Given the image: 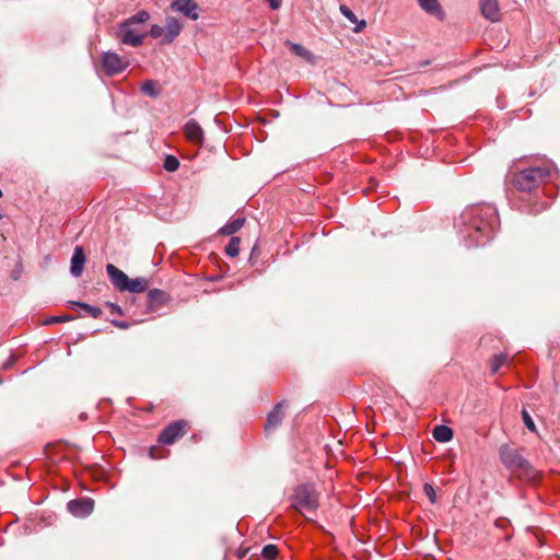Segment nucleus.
Masks as SVG:
<instances>
[{
	"label": "nucleus",
	"mask_w": 560,
	"mask_h": 560,
	"mask_svg": "<svg viewBox=\"0 0 560 560\" xmlns=\"http://www.w3.org/2000/svg\"><path fill=\"white\" fill-rule=\"evenodd\" d=\"M170 301V295L162 290L153 289L148 292L145 313L158 312Z\"/></svg>",
	"instance_id": "8"
},
{
	"label": "nucleus",
	"mask_w": 560,
	"mask_h": 560,
	"mask_svg": "<svg viewBox=\"0 0 560 560\" xmlns=\"http://www.w3.org/2000/svg\"><path fill=\"white\" fill-rule=\"evenodd\" d=\"M423 491H424L425 495L428 497V499L430 500L431 503H435L436 502V494H435V490H434L432 485H430L428 482L424 483Z\"/></svg>",
	"instance_id": "30"
},
{
	"label": "nucleus",
	"mask_w": 560,
	"mask_h": 560,
	"mask_svg": "<svg viewBox=\"0 0 560 560\" xmlns=\"http://www.w3.org/2000/svg\"><path fill=\"white\" fill-rule=\"evenodd\" d=\"M183 24L175 18H167L164 26L163 44H171L180 34Z\"/></svg>",
	"instance_id": "14"
},
{
	"label": "nucleus",
	"mask_w": 560,
	"mask_h": 560,
	"mask_svg": "<svg viewBox=\"0 0 560 560\" xmlns=\"http://www.w3.org/2000/svg\"><path fill=\"white\" fill-rule=\"evenodd\" d=\"M184 133L190 142L198 145L203 143V130L195 119H190L185 124Z\"/></svg>",
	"instance_id": "13"
},
{
	"label": "nucleus",
	"mask_w": 560,
	"mask_h": 560,
	"mask_svg": "<svg viewBox=\"0 0 560 560\" xmlns=\"http://www.w3.org/2000/svg\"><path fill=\"white\" fill-rule=\"evenodd\" d=\"M508 363V355L504 354V353H500V354H497L494 355L492 359H491V362H490V369H491V373L492 374H497L499 372V370Z\"/></svg>",
	"instance_id": "25"
},
{
	"label": "nucleus",
	"mask_w": 560,
	"mask_h": 560,
	"mask_svg": "<svg viewBox=\"0 0 560 560\" xmlns=\"http://www.w3.org/2000/svg\"><path fill=\"white\" fill-rule=\"evenodd\" d=\"M150 19V14L148 11L145 10H140L138 11L136 14H133L132 16L126 19L124 21V23H126V25H132V26H139L141 24H144L145 22H148Z\"/></svg>",
	"instance_id": "21"
},
{
	"label": "nucleus",
	"mask_w": 560,
	"mask_h": 560,
	"mask_svg": "<svg viewBox=\"0 0 560 560\" xmlns=\"http://www.w3.org/2000/svg\"><path fill=\"white\" fill-rule=\"evenodd\" d=\"M85 264V254L81 246H75L73 250V255L71 258V267L70 272L73 277L78 278L83 272V267Z\"/></svg>",
	"instance_id": "16"
},
{
	"label": "nucleus",
	"mask_w": 560,
	"mask_h": 560,
	"mask_svg": "<svg viewBox=\"0 0 560 560\" xmlns=\"http://www.w3.org/2000/svg\"><path fill=\"white\" fill-rule=\"evenodd\" d=\"M456 224L467 246L483 245L497 231L498 211L490 203L471 205L465 208Z\"/></svg>",
	"instance_id": "1"
},
{
	"label": "nucleus",
	"mask_w": 560,
	"mask_h": 560,
	"mask_svg": "<svg viewBox=\"0 0 560 560\" xmlns=\"http://www.w3.org/2000/svg\"><path fill=\"white\" fill-rule=\"evenodd\" d=\"M284 406H285V401H280L268 413L266 424H265L266 432L269 433V432L273 431L275 429H277L281 424L283 417H284V413H283Z\"/></svg>",
	"instance_id": "12"
},
{
	"label": "nucleus",
	"mask_w": 560,
	"mask_h": 560,
	"mask_svg": "<svg viewBox=\"0 0 560 560\" xmlns=\"http://www.w3.org/2000/svg\"><path fill=\"white\" fill-rule=\"evenodd\" d=\"M149 34L153 38L162 37V39H163L164 38V27H162V26H160L158 24H154V25L151 26Z\"/></svg>",
	"instance_id": "31"
},
{
	"label": "nucleus",
	"mask_w": 560,
	"mask_h": 560,
	"mask_svg": "<svg viewBox=\"0 0 560 560\" xmlns=\"http://www.w3.org/2000/svg\"><path fill=\"white\" fill-rule=\"evenodd\" d=\"M141 92L150 97H158L161 93V90L158 88L156 82L153 80H145L141 84Z\"/></svg>",
	"instance_id": "23"
},
{
	"label": "nucleus",
	"mask_w": 560,
	"mask_h": 560,
	"mask_svg": "<svg viewBox=\"0 0 560 560\" xmlns=\"http://www.w3.org/2000/svg\"><path fill=\"white\" fill-rule=\"evenodd\" d=\"M285 45L290 48V50L294 55L303 58L305 61H307L311 65L315 63V56L310 50H307L304 46L296 44V43H292V42H287Z\"/></svg>",
	"instance_id": "17"
},
{
	"label": "nucleus",
	"mask_w": 560,
	"mask_h": 560,
	"mask_svg": "<svg viewBox=\"0 0 560 560\" xmlns=\"http://www.w3.org/2000/svg\"><path fill=\"white\" fill-rule=\"evenodd\" d=\"M495 526L499 527V528H505L508 525H509V521L505 520V518H499L495 521Z\"/></svg>",
	"instance_id": "36"
},
{
	"label": "nucleus",
	"mask_w": 560,
	"mask_h": 560,
	"mask_svg": "<svg viewBox=\"0 0 560 560\" xmlns=\"http://www.w3.org/2000/svg\"><path fill=\"white\" fill-rule=\"evenodd\" d=\"M240 253V238L232 236L225 246V254L230 257H236Z\"/></svg>",
	"instance_id": "26"
},
{
	"label": "nucleus",
	"mask_w": 560,
	"mask_h": 560,
	"mask_svg": "<svg viewBox=\"0 0 560 560\" xmlns=\"http://www.w3.org/2000/svg\"><path fill=\"white\" fill-rule=\"evenodd\" d=\"M128 66L129 60L116 52L105 51L101 56L102 70L108 77H114L121 73L128 68Z\"/></svg>",
	"instance_id": "5"
},
{
	"label": "nucleus",
	"mask_w": 560,
	"mask_h": 560,
	"mask_svg": "<svg viewBox=\"0 0 560 560\" xmlns=\"http://www.w3.org/2000/svg\"><path fill=\"white\" fill-rule=\"evenodd\" d=\"M68 511L79 517H84L93 512L94 503L91 499H75L67 504Z\"/></svg>",
	"instance_id": "9"
},
{
	"label": "nucleus",
	"mask_w": 560,
	"mask_h": 560,
	"mask_svg": "<svg viewBox=\"0 0 560 560\" xmlns=\"http://www.w3.org/2000/svg\"><path fill=\"white\" fill-rule=\"evenodd\" d=\"M189 424L186 420H177L164 428L159 435V443L164 445H172L176 440L187 433Z\"/></svg>",
	"instance_id": "6"
},
{
	"label": "nucleus",
	"mask_w": 560,
	"mask_h": 560,
	"mask_svg": "<svg viewBox=\"0 0 560 560\" xmlns=\"http://www.w3.org/2000/svg\"><path fill=\"white\" fill-rule=\"evenodd\" d=\"M179 167V161L174 155H166L164 160V168L168 172H175Z\"/></svg>",
	"instance_id": "28"
},
{
	"label": "nucleus",
	"mask_w": 560,
	"mask_h": 560,
	"mask_svg": "<svg viewBox=\"0 0 560 560\" xmlns=\"http://www.w3.org/2000/svg\"><path fill=\"white\" fill-rule=\"evenodd\" d=\"M272 10H277L281 5V0H266Z\"/></svg>",
	"instance_id": "37"
},
{
	"label": "nucleus",
	"mask_w": 560,
	"mask_h": 560,
	"mask_svg": "<svg viewBox=\"0 0 560 560\" xmlns=\"http://www.w3.org/2000/svg\"><path fill=\"white\" fill-rule=\"evenodd\" d=\"M481 14L491 22L500 20V10L497 0H480Z\"/></svg>",
	"instance_id": "15"
},
{
	"label": "nucleus",
	"mask_w": 560,
	"mask_h": 560,
	"mask_svg": "<svg viewBox=\"0 0 560 560\" xmlns=\"http://www.w3.org/2000/svg\"><path fill=\"white\" fill-rule=\"evenodd\" d=\"M500 457L502 463L512 471L529 480L536 479L537 471L516 450L502 446L500 448Z\"/></svg>",
	"instance_id": "3"
},
{
	"label": "nucleus",
	"mask_w": 560,
	"mask_h": 560,
	"mask_svg": "<svg viewBox=\"0 0 560 560\" xmlns=\"http://www.w3.org/2000/svg\"><path fill=\"white\" fill-rule=\"evenodd\" d=\"M291 506L305 517L308 513H314L318 508V494L313 486H298L291 498Z\"/></svg>",
	"instance_id": "4"
},
{
	"label": "nucleus",
	"mask_w": 560,
	"mask_h": 560,
	"mask_svg": "<svg viewBox=\"0 0 560 560\" xmlns=\"http://www.w3.org/2000/svg\"><path fill=\"white\" fill-rule=\"evenodd\" d=\"M419 5L430 14L441 13V5L438 0H418Z\"/></svg>",
	"instance_id": "24"
},
{
	"label": "nucleus",
	"mask_w": 560,
	"mask_h": 560,
	"mask_svg": "<svg viewBox=\"0 0 560 560\" xmlns=\"http://www.w3.org/2000/svg\"><path fill=\"white\" fill-rule=\"evenodd\" d=\"M340 12L350 22L355 23L358 21L355 14L347 5H340Z\"/></svg>",
	"instance_id": "32"
},
{
	"label": "nucleus",
	"mask_w": 560,
	"mask_h": 560,
	"mask_svg": "<svg viewBox=\"0 0 560 560\" xmlns=\"http://www.w3.org/2000/svg\"><path fill=\"white\" fill-rule=\"evenodd\" d=\"M112 323L120 329H128L130 327V324L128 322L113 320Z\"/></svg>",
	"instance_id": "35"
},
{
	"label": "nucleus",
	"mask_w": 560,
	"mask_h": 560,
	"mask_svg": "<svg viewBox=\"0 0 560 560\" xmlns=\"http://www.w3.org/2000/svg\"><path fill=\"white\" fill-rule=\"evenodd\" d=\"M72 319V316H56V317H51L48 323L51 324V323H62V322H67V320H70Z\"/></svg>",
	"instance_id": "34"
},
{
	"label": "nucleus",
	"mask_w": 560,
	"mask_h": 560,
	"mask_svg": "<svg viewBox=\"0 0 560 560\" xmlns=\"http://www.w3.org/2000/svg\"><path fill=\"white\" fill-rule=\"evenodd\" d=\"M171 7L174 11L180 12L192 21L199 18L198 4L194 0H174Z\"/></svg>",
	"instance_id": "11"
},
{
	"label": "nucleus",
	"mask_w": 560,
	"mask_h": 560,
	"mask_svg": "<svg viewBox=\"0 0 560 560\" xmlns=\"http://www.w3.org/2000/svg\"><path fill=\"white\" fill-rule=\"evenodd\" d=\"M551 174L549 165L532 166L520 171L513 178V184L521 191L532 192L545 183Z\"/></svg>",
	"instance_id": "2"
},
{
	"label": "nucleus",
	"mask_w": 560,
	"mask_h": 560,
	"mask_svg": "<svg viewBox=\"0 0 560 560\" xmlns=\"http://www.w3.org/2000/svg\"><path fill=\"white\" fill-rule=\"evenodd\" d=\"M278 555V547L275 545H266L261 550V557L265 560H275Z\"/></svg>",
	"instance_id": "27"
},
{
	"label": "nucleus",
	"mask_w": 560,
	"mask_h": 560,
	"mask_svg": "<svg viewBox=\"0 0 560 560\" xmlns=\"http://www.w3.org/2000/svg\"><path fill=\"white\" fill-rule=\"evenodd\" d=\"M117 36L121 44L139 47L143 44L147 34L140 33L139 26H127L126 23L121 22L118 25Z\"/></svg>",
	"instance_id": "7"
},
{
	"label": "nucleus",
	"mask_w": 560,
	"mask_h": 560,
	"mask_svg": "<svg viewBox=\"0 0 560 560\" xmlns=\"http://www.w3.org/2000/svg\"><path fill=\"white\" fill-rule=\"evenodd\" d=\"M72 306H77V307H80L82 308L83 311L86 312V314L93 318H98L101 317L102 315V310L97 306H93V305H90L88 303H83V302H77V301H70L69 302Z\"/></svg>",
	"instance_id": "22"
},
{
	"label": "nucleus",
	"mask_w": 560,
	"mask_h": 560,
	"mask_svg": "<svg viewBox=\"0 0 560 560\" xmlns=\"http://www.w3.org/2000/svg\"><path fill=\"white\" fill-rule=\"evenodd\" d=\"M244 223H245L244 218L238 217V218L232 219L219 230V233L222 235H233L238 230H241V228L244 225Z\"/></svg>",
	"instance_id": "20"
},
{
	"label": "nucleus",
	"mask_w": 560,
	"mask_h": 560,
	"mask_svg": "<svg viewBox=\"0 0 560 560\" xmlns=\"http://www.w3.org/2000/svg\"><path fill=\"white\" fill-rule=\"evenodd\" d=\"M364 26H365V21H364V20H362V21L360 22V24L355 27V31H357V32H359V31H361V30H362V27H364Z\"/></svg>",
	"instance_id": "38"
},
{
	"label": "nucleus",
	"mask_w": 560,
	"mask_h": 560,
	"mask_svg": "<svg viewBox=\"0 0 560 560\" xmlns=\"http://www.w3.org/2000/svg\"><path fill=\"white\" fill-rule=\"evenodd\" d=\"M432 435L435 441L446 443L453 439V430L447 425L440 424L433 429Z\"/></svg>",
	"instance_id": "19"
},
{
	"label": "nucleus",
	"mask_w": 560,
	"mask_h": 560,
	"mask_svg": "<svg viewBox=\"0 0 560 560\" xmlns=\"http://www.w3.org/2000/svg\"><path fill=\"white\" fill-rule=\"evenodd\" d=\"M522 418H523L525 427L529 431H532V432L536 431V427H535L534 420L532 419L530 415L526 410L522 411Z\"/></svg>",
	"instance_id": "29"
},
{
	"label": "nucleus",
	"mask_w": 560,
	"mask_h": 560,
	"mask_svg": "<svg viewBox=\"0 0 560 560\" xmlns=\"http://www.w3.org/2000/svg\"><path fill=\"white\" fill-rule=\"evenodd\" d=\"M149 288V281L145 278L138 277L136 279L128 280L127 288H125V291L131 292V293H142Z\"/></svg>",
	"instance_id": "18"
},
{
	"label": "nucleus",
	"mask_w": 560,
	"mask_h": 560,
	"mask_svg": "<svg viewBox=\"0 0 560 560\" xmlns=\"http://www.w3.org/2000/svg\"><path fill=\"white\" fill-rule=\"evenodd\" d=\"M106 272L115 289H117L120 292H125V288H127L129 277L113 264H107Z\"/></svg>",
	"instance_id": "10"
},
{
	"label": "nucleus",
	"mask_w": 560,
	"mask_h": 560,
	"mask_svg": "<svg viewBox=\"0 0 560 560\" xmlns=\"http://www.w3.org/2000/svg\"><path fill=\"white\" fill-rule=\"evenodd\" d=\"M106 306L109 308L110 314L121 315V307L115 303L107 302Z\"/></svg>",
	"instance_id": "33"
}]
</instances>
